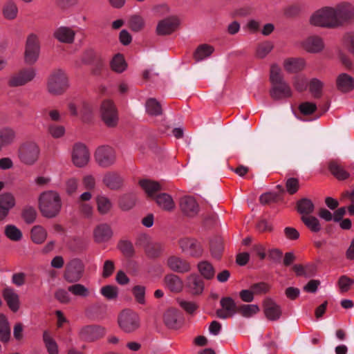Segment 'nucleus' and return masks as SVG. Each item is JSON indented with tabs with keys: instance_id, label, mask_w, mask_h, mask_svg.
<instances>
[{
	"instance_id": "nucleus-19",
	"label": "nucleus",
	"mask_w": 354,
	"mask_h": 354,
	"mask_svg": "<svg viewBox=\"0 0 354 354\" xmlns=\"http://www.w3.org/2000/svg\"><path fill=\"white\" fill-rule=\"evenodd\" d=\"M337 27L345 21L354 18V7L349 3H342L334 8Z\"/></svg>"
},
{
	"instance_id": "nucleus-60",
	"label": "nucleus",
	"mask_w": 354,
	"mask_h": 354,
	"mask_svg": "<svg viewBox=\"0 0 354 354\" xmlns=\"http://www.w3.org/2000/svg\"><path fill=\"white\" fill-rule=\"evenodd\" d=\"M78 210L86 218H90L93 213V207L91 203H76Z\"/></svg>"
},
{
	"instance_id": "nucleus-33",
	"label": "nucleus",
	"mask_w": 354,
	"mask_h": 354,
	"mask_svg": "<svg viewBox=\"0 0 354 354\" xmlns=\"http://www.w3.org/2000/svg\"><path fill=\"white\" fill-rule=\"evenodd\" d=\"M95 201L97 211L100 214L105 215L111 212L113 203L107 196L103 194L97 195Z\"/></svg>"
},
{
	"instance_id": "nucleus-49",
	"label": "nucleus",
	"mask_w": 354,
	"mask_h": 354,
	"mask_svg": "<svg viewBox=\"0 0 354 354\" xmlns=\"http://www.w3.org/2000/svg\"><path fill=\"white\" fill-rule=\"evenodd\" d=\"M5 234L13 241H19L22 238L21 231L14 225H8L5 227Z\"/></svg>"
},
{
	"instance_id": "nucleus-37",
	"label": "nucleus",
	"mask_w": 354,
	"mask_h": 354,
	"mask_svg": "<svg viewBox=\"0 0 354 354\" xmlns=\"http://www.w3.org/2000/svg\"><path fill=\"white\" fill-rule=\"evenodd\" d=\"M297 209L301 216H308L314 212L315 205L311 200L304 198L297 203Z\"/></svg>"
},
{
	"instance_id": "nucleus-54",
	"label": "nucleus",
	"mask_w": 354,
	"mask_h": 354,
	"mask_svg": "<svg viewBox=\"0 0 354 354\" xmlns=\"http://www.w3.org/2000/svg\"><path fill=\"white\" fill-rule=\"evenodd\" d=\"M129 27L134 32L140 31L145 26L143 18L140 15H133L129 20Z\"/></svg>"
},
{
	"instance_id": "nucleus-8",
	"label": "nucleus",
	"mask_w": 354,
	"mask_h": 354,
	"mask_svg": "<svg viewBox=\"0 0 354 354\" xmlns=\"http://www.w3.org/2000/svg\"><path fill=\"white\" fill-rule=\"evenodd\" d=\"M40 44L37 35L30 34L26 41L24 51V61L28 64H35L39 56Z\"/></svg>"
},
{
	"instance_id": "nucleus-6",
	"label": "nucleus",
	"mask_w": 354,
	"mask_h": 354,
	"mask_svg": "<svg viewBox=\"0 0 354 354\" xmlns=\"http://www.w3.org/2000/svg\"><path fill=\"white\" fill-rule=\"evenodd\" d=\"M40 149L38 145L33 141L22 143L18 150V158L26 165H32L39 159Z\"/></svg>"
},
{
	"instance_id": "nucleus-11",
	"label": "nucleus",
	"mask_w": 354,
	"mask_h": 354,
	"mask_svg": "<svg viewBox=\"0 0 354 354\" xmlns=\"http://www.w3.org/2000/svg\"><path fill=\"white\" fill-rule=\"evenodd\" d=\"M178 245L181 252L193 257H199L203 254L200 243L194 239L183 237L178 240Z\"/></svg>"
},
{
	"instance_id": "nucleus-64",
	"label": "nucleus",
	"mask_w": 354,
	"mask_h": 354,
	"mask_svg": "<svg viewBox=\"0 0 354 354\" xmlns=\"http://www.w3.org/2000/svg\"><path fill=\"white\" fill-rule=\"evenodd\" d=\"M299 109L301 113L308 115L313 113L316 111L317 106L313 102H306L299 105Z\"/></svg>"
},
{
	"instance_id": "nucleus-16",
	"label": "nucleus",
	"mask_w": 354,
	"mask_h": 354,
	"mask_svg": "<svg viewBox=\"0 0 354 354\" xmlns=\"http://www.w3.org/2000/svg\"><path fill=\"white\" fill-rule=\"evenodd\" d=\"M180 24L176 16H170L160 20L156 26V33L158 35H167L174 32Z\"/></svg>"
},
{
	"instance_id": "nucleus-56",
	"label": "nucleus",
	"mask_w": 354,
	"mask_h": 354,
	"mask_svg": "<svg viewBox=\"0 0 354 354\" xmlns=\"http://www.w3.org/2000/svg\"><path fill=\"white\" fill-rule=\"evenodd\" d=\"M65 128L62 125L52 124L48 127V133L53 138H60L65 134Z\"/></svg>"
},
{
	"instance_id": "nucleus-3",
	"label": "nucleus",
	"mask_w": 354,
	"mask_h": 354,
	"mask_svg": "<svg viewBox=\"0 0 354 354\" xmlns=\"http://www.w3.org/2000/svg\"><path fill=\"white\" fill-rule=\"evenodd\" d=\"M310 24L315 26L323 28H336L337 21L335 15L333 7H324L313 13L310 18Z\"/></svg>"
},
{
	"instance_id": "nucleus-47",
	"label": "nucleus",
	"mask_w": 354,
	"mask_h": 354,
	"mask_svg": "<svg viewBox=\"0 0 354 354\" xmlns=\"http://www.w3.org/2000/svg\"><path fill=\"white\" fill-rule=\"evenodd\" d=\"M301 219L310 231L318 232L321 230L322 227L320 223L316 217L312 216H301Z\"/></svg>"
},
{
	"instance_id": "nucleus-1",
	"label": "nucleus",
	"mask_w": 354,
	"mask_h": 354,
	"mask_svg": "<svg viewBox=\"0 0 354 354\" xmlns=\"http://www.w3.org/2000/svg\"><path fill=\"white\" fill-rule=\"evenodd\" d=\"M270 80L272 84L270 95L273 100H280L292 97V89L284 80L281 69L277 64H272L270 67Z\"/></svg>"
},
{
	"instance_id": "nucleus-24",
	"label": "nucleus",
	"mask_w": 354,
	"mask_h": 354,
	"mask_svg": "<svg viewBox=\"0 0 354 354\" xmlns=\"http://www.w3.org/2000/svg\"><path fill=\"white\" fill-rule=\"evenodd\" d=\"M180 206L181 210L188 216H194L199 211L198 205L192 196H185L181 198Z\"/></svg>"
},
{
	"instance_id": "nucleus-44",
	"label": "nucleus",
	"mask_w": 354,
	"mask_h": 354,
	"mask_svg": "<svg viewBox=\"0 0 354 354\" xmlns=\"http://www.w3.org/2000/svg\"><path fill=\"white\" fill-rule=\"evenodd\" d=\"M259 310V307L257 304H242L237 308V313L246 318L254 316Z\"/></svg>"
},
{
	"instance_id": "nucleus-29",
	"label": "nucleus",
	"mask_w": 354,
	"mask_h": 354,
	"mask_svg": "<svg viewBox=\"0 0 354 354\" xmlns=\"http://www.w3.org/2000/svg\"><path fill=\"white\" fill-rule=\"evenodd\" d=\"M53 35L60 42L71 44L74 41L75 32L71 28L61 26L55 30Z\"/></svg>"
},
{
	"instance_id": "nucleus-30",
	"label": "nucleus",
	"mask_w": 354,
	"mask_h": 354,
	"mask_svg": "<svg viewBox=\"0 0 354 354\" xmlns=\"http://www.w3.org/2000/svg\"><path fill=\"white\" fill-rule=\"evenodd\" d=\"M16 140L15 131L10 127L0 129V153L4 147L11 145Z\"/></svg>"
},
{
	"instance_id": "nucleus-2",
	"label": "nucleus",
	"mask_w": 354,
	"mask_h": 354,
	"mask_svg": "<svg viewBox=\"0 0 354 354\" xmlns=\"http://www.w3.org/2000/svg\"><path fill=\"white\" fill-rule=\"evenodd\" d=\"M39 209L46 218H54L61 211L62 203L59 193L53 190H48L40 194L39 198Z\"/></svg>"
},
{
	"instance_id": "nucleus-12",
	"label": "nucleus",
	"mask_w": 354,
	"mask_h": 354,
	"mask_svg": "<svg viewBox=\"0 0 354 354\" xmlns=\"http://www.w3.org/2000/svg\"><path fill=\"white\" fill-rule=\"evenodd\" d=\"M72 162L77 167L86 166L90 160V153L85 145L76 143L73 145L71 153Z\"/></svg>"
},
{
	"instance_id": "nucleus-18",
	"label": "nucleus",
	"mask_w": 354,
	"mask_h": 354,
	"mask_svg": "<svg viewBox=\"0 0 354 354\" xmlns=\"http://www.w3.org/2000/svg\"><path fill=\"white\" fill-rule=\"evenodd\" d=\"M36 75L34 68H26L12 75L9 80V85L11 86H23L32 81Z\"/></svg>"
},
{
	"instance_id": "nucleus-48",
	"label": "nucleus",
	"mask_w": 354,
	"mask_h": 354,
	"mask_svg": "<svg viewBox=\"0 0 354 354\" xmlns=\"http://www.w3.org/2000/svg\"><path fill=\"white\" fill-rule=\"evenodd\" d=\"M16 205V199L14 195L10 192L0 194V205L4 207L10 212Z\"/></svg>"
},
{
	"instance_id": "nucleus-51",
	"label": "nucleus",
	"mask_w": 354,
	"mask_h": 354,
	"mask_svg": "<svg viewBox=\"0 0 354 354\" xmlns=\"http://www.w3.org/2000/svg\"><path fill=\"white\" fill-rule=\"evenodd\" d=\"M146 111L151 115H159L162 114L160 104L153 98L149 99L146 102Z\"/></svg>"
},
{
	"instance_id": "nucleus-28",
	"label": "nucleus",
	"mask_w": 354,
	"mask_h": 354,
	"mask_svg": "<svg viewBox=\"0 0 354 354\" xmlns=\"http://www.w3.org/2000/svg\"><path fill=\"white\" fill-rule=\"evenodd\" d=\"M96 63L98 66H102L104 65V59L93 50H88L82 55L81 57V63L75 62V65L76 67H80L81 64H93Z\"/></svg>"
},
{
	"instance_id": "nucleus-38",
	"label": "nucleus",
	"mask_w": 354,
	"mask_h": 354,
	"mask_svg": "<svg viewBox=\"0 0 354 354\" xmlns=\"http://www.w3.org/2000/svg\"><path fill=\"white\" fill-rule=\"evenodd\" d=\"M328 169L330 173L338 180H342L349 177V174L337 161L330 162Z\"/></svg>"
},
{
	"instance_id": "nucleus-57",
	"label": "nucleus",
	"mask_w": 354,
	"mask_h": 354,
	"mask_svg": "<svg viewBox=\"0 0 354 354\" xmlns=\"http://www.w3.org/2000/svg\"><path fill=\"white\" fill-rule=\"evenodd\" d=\"M132 293L136 301L140 304H145V287L143 286H135L132 288Z\"/></svg>"
},
{
	"instance_id": "nucleus-45",
	"label": "nucleus",
	"mask_w": 354,
	"mask_h": 354,
	"mask_svg": "<svg viewBox=\"0 0 354 354\" xmlns=\"http://www.w3.org/2000/svg\"><path fill=\"white\" fill-rule=\"evenodd\" d=\"M43 341L49 354H58V346L48 331L44 332Z\"/></svg>"
},
{
	"instance_id": "nucleus-10",
	"label": "nucleus",
	"mask_w": 354,
	"mask_h": 354,
	"mask_svg": "<svg viewBox=\"0 0 354 354\" xmlns=\"http://www.w3.org/2000/svg\"><path fill=\"white\" fill-rule=\"evenodd\" d=\"M84 270L82 262L79 259H73L66 266L64 278L69 283L77 282L82 278Z\"/></svg>"
},
{
	"instance_id": "nucleus-7",
	"label": "nucleus",
	"mask_w": 354,
	"mask_h": 354,
	"mask_svg": "<svg viewBox=\"0 0 354 354\" xmlns=\"http://www.w3.org/2000/svg\"><path fill=\"white\" fill-rule=\"evenodd\" d=\"M68 109L72 116L80 117L84 122H88L93 115V106L83 99H75L70 102Z\"/></svg>"
},
{
	"instance_id": "nucleus-14",
	"label": "nucleus",
	"mask_w": 354,
	"mask_h": 354,
	"mask_svg": "<svg viewBox=\"0 0 354 354\" xmlns=\"http://www.w3.org/2000/svg\"><path fill=\"white\" fill-rule=\"evenodd\" d=\"M299 46L309 53H319L325 48L324 39L318 35H310L299 43Z\"/></svg>"
},
{
	"instance_id": "nucleus-13",
	"label": "nucleus",
	"mask_w": 354,
	"mask_h": 354,
	"mask_svg": "<svg viewBox=\"0 0 354 354\" xmlns=\"http://www.w3.org/2000/svg\"><path fill=\"white\" fill-rule=\"evenodd\" d=\"M96 162L102 167H109L113 165L116 159L115 150L109 146H101L95 153Z\"/></svg>"
},
{
	"instance_id": "nucleus-27",
	"label": "nucleus",
	"mask_w": 354,
	"mask_h": 354,
	"mask_svg": "<svg viewBox=\"0 0 354 354\" xmlns=\"http://www.w3.org/2000/svg\"><path fill=\"white\" fill-rule=\"evenodd\" d=\"M284 69L290 73H296L302 71L306 66V61L301 57H290L283 61Z\"/></svg>"
},
{
	"instance_id": "nucleus-35",
	"label": "nucleus",
	"mask_w": 354,
	"mask_h": 354,
	"mask_svg": "<svg viewBox=\"0 0 354 354\" xmlns=\"http://www.w3.org/2000/svg\"><path fill=\"white\" fill-rule=\"evenodd\" d=\"M104 185L111 189L120 188L122 185V179L116 173L109 172L103 178Z\"/></svg>"
},
{
	"instance_id": "nucleus-52",
	"label": "nucleus",
	"mask_w": 354,
	"mask_h": 354,
	"mask_svg": "<svg viewBox=\"0 0 354 354\" xmlns=\"http://www.w3.org/2000/svg\"><path fill=\"white\" fill-rule=\"evenodd\" d=\"M273 47V44L269 41L259 44L256 49V56L258 58H264L272 51Z\"/></svg>"
},
{
	"instance_id": "nucleus-46",
	"label": "nucleus",
	"mask_w": 354,
	"mask_h": 354,
	"mask_svg": "<svg viewBox=\"0 0 354 354\" xmlns=\"http://www.w3.org/2000/svg\"><path fill=\"white\" fill-rule=\"evenodd\" d=\"M213 51L214 48L212 46L207 44H202L196 48L194 56L195 59L198 62L210 56Z\"/></svg>"
},
{
	"instance_id": "nucleus-39",
	"label": "nucleus",
	"mask_w": 354,
	"mask_h": 354,
	"mask_svg": "<svg viewBox=\"0 0 354 354\" xmlns=\"http://www.w3.org/2000/svg\"><path fill=\"white\" fill-rule=\"evenodd\" d=\"M10 338V328L7 317L0 313V341L7 342Z\"/></svg>"
},
{
	"instance_id": "nucleus-42",
	"label": "nucleus",
	"mask_w": 354,
	"mask_h": 354,
	"mask_svg": "<svg viewBox=\"0 0 354 354\" xmlns=\"http://www.w3.org/2000/svg\"><path fill=\"white\" fill-rule=\"evenodd\" d=\"M178 313L175 309H168L164 314L163 319L167 326L175 328L178 326Z\"/></svg>"
},
{
	"instance_id": "nucleus-61",
	"label": "nucleus",
	"mask_w": 354,
	"mask_h": 354,
	"mask_svg": "<svg viewBox=\"0 0 354 354\" xmlns=\"http://www.w3.org/2000/svg\"><path fill=\"white\" fill-rule=\"evenodd\" d=\"M251 288L254 295H263L268 292L270 286L266 282H259L252 285Z\"/></svg>"
},
{
	"instance_id": "nucleus-4",
	"label": "nucleus",
	"mask_w": 354,
	"mask_h": 354,
	"mask_svg": "<svg viewBox=\"0 0 354 354\" xmlns=\"http://www.w3.org/2000/svg\"><path fill=\"white\" fill-rule=\"evenodd\" d=\"M69 87L68 78L66 73L57 69L49 76L47 83L48 93L54 95L63 94Z\"/></svg>"
},
{
	"instance_id": "nucleus-15",
	"label": "nucleus",
	"mask_w": 354,
	"mask_h": 354,
	"mask_svg": "<svg viewBox=\"0 0 354 354\" xmlns=\"http://www.w3.org/2000/svg\"><path fill=\"white\" fill-rule=\"evenodd\" d=\"M105 333V328L97 325L84 326L79 331L80 338L88 342H93L98 339L102 337Z\"/></svg>"
},
{
	"instance_id": "nucleus-26",
	"label": "nucleus",
	"mask_w": 354,
	"mask_h": 354,
	"mask_svg": "<svg viewBox=\"0 0 354 354\" xmlns=\"http://www.w3.org/2000/svg\"><path fill=\"white\" fill-rule=\"evenodd\" d=\"M186 287L192 295H201L204 290V283L198 274H192L187 278Z\"/></svg>"
},
{
	"instance_id": "nucleus-32",
	"label": "nucleus",
	"mask_w": 354,
	"mask_h": 354,
	"mask_svg": "<svg viewBox=\"0 0 354 354\" xmlns=\"http://www.w3.org/2000/svg\"><path fill=\"white\" fill-rule=\"evenodd\" d=\"M140 185L150 198H154L157 192L162 190L161 185L150 180H142L140 181Z\"/></svg>"
},
{
	"instance_id": "nucleus-17",
	"label": "nucleus",
	"mask_w": 354,
	"mask_h": 354,
	"mask_svg": "<svg viewBox=\"0 0 354 354\" xmlns=\"http://www.w3.org/2000/svg\"><path fill=\"white\" fill-rule=\"evenodd\" d=\"M221 309L216 312V316L223 319L233 317L237 312L236 305L231 297H223L220 301Z\"/></svg>"
},
{
	"instance_id": "nucleus-41",
	"label": "nucleus",
	"mask_w": 354,
	"mask_h": 354,
	"mask_svg": "<svg viewBox=\"0 0 354 354\" xmlns=\"http://www.w3.org/2000/svg\"><path fill=\"white\" fill-rule=\"evenodd\" d=\"M110 66L112 71L118 73L124 72L127 67L126 61L121 54H117L113 57Z\"/></svg>"
},
{
	"instance_id": "nucleus-53",
	"label": "nucleus",
	"mask_w": 354,
	"mask_h": 354,
	"mask_svg": "<svg viewBox=\"0 0 354 354\" xmlns=\"http://www.w3.org/2000/svg\"><path fill=\"white\" fill-rule=\"evenodd\" d=\"M68 291L75 296L86 297L89 295L88 289L84 285L76 283L68 286Z\"/></svg>"
},
{
	"instance_id": "nucleus-31",
	"label": "nucleus",
	"mask_w": 354,
	"mask_h": 354,
	"mask_svg": "<svg viewBox=\"0 0 354 354\" xmlns=\"http://www.w3.org/2000/svg\"><path fill=\"white\" fill-rule=\"evenodd\" d=\"M155 201L157 205L165 211H171L175 207V203L171 197L168 194L161 193L157 194L155 197Z\"/></svg>"
},
{
	"instance_id": "nucleus-55",
	"label": "nucleus",
	"mask_w": 354,
	"mask_h": 354,
	"mask_svg": "<svg viewBox=\"0 0 354 354\" xmlns=\"http://www.w3.org/2000/svg\"><path fill=\"white\" fill-rule=\"evenodd\" d=\"M100 293L107 299H115L118 295V289L114 286H105L100 289Z\"/></svg>"
},
{
	"instance_id": "nucleus-23",
	"label": "nucleus",
	"mask_w": 354,
	"mask_h": 354,
	"mask_svg": "<svg viewBox=\"0 0 354 354\" xmlns=\"http://www.w3.org/2000/svg\"><path fill=\"white\" fill-rule=\"evenodd\" d=\"M3 297L12 312L18 311L20 306L19 297L14 288L11 287L5 288L3 290Z\"/></svg>"
},
{
	"instance_id": "nucleus-21",
	"label": "nucleus",
	"mask_w": 354,
	"mask_h": 354,
	"mask_svg": "<svg viewBox=\"0 0 354 354\" xmlns=\"http://www.w3.org/2000/svg\"><path fill=\"white\" fill-rule=\"evenodd\" d=\"M167 266L174 272L178 273L187 272L191 270L189 262L178 256H170L167 259Z\"/></svg>"
},
{
	"instance_id": "nucleus-43",
	"label": "nucleus",
	"mask_w": 354,
	"mask_h": 354,
	"mask_svg": "<svg viewBox=\"0 0 354 354\" xmlns=\"http://www.w3.org/2000/svg\"><path fill=\"white\" fill-rule=\"evenodd\" d=\"M198 270L201 274L206 279H211L215 275L213 266L208 261H201L198 264Z\"/></svg>"
},
{
	"instance_id": "nucleus-22",
	"label": "nucleus",
	"mask_w": 354,
	"mask_h": 354,
	"mask_svg": "<svg viewBox=\"0 0 354 354\" xmlns=\"http://www.w3.org/2000/svg\"><path fill=\"white\" fill-rule=\"evenodd\" d=\"M336 87L340 93H350L354 90V78L346 73H340L336 78Z\"/></svg>"
},
{
	"instance_id": "nucleus-36",
	"label": "nucleus",
	"mask_w": 354,
	"mask_h": 354,
	"mask_svg": "<svg viewBox=\"0 0 354 354\" xmlns=\"http://www.w3.org/2000/svg\"><path fill=\"white\" fill-rule=\"evenodd\" d=\"M18 7L17 3L12 0L7 1L2 8L3 17L8 20H13L17 18L18 15Z\"/></svg>"
},
{
	"instance_id": "nucleus-9",
	"label": "nucleus",
	"mask_w": 354,
	"mask_h": 354,
	"mask_svg": "<svg viewBox=\"0 0 354 354\" xmlns=\"http://www.w3.org/2000/svg\"><path fill=\"white\" fill-rule=\"evenodd\" d=\"M102 121L109 127H114L118 122V114L113 102L109 100L102 102L100 106Z\"/></svg>"
},
{
	"instance_id": "nucleus-62",
	"label": "nucleus",
	"mask_w": 354,
	"mask_h": 354,
	"mask_svg": "<svg viewBox=\"0 0 354 354\" xmlns=\"http://www.w3.org/2000/svg\"><path fill=\"white\" fill-rule=\"evenodd\" d=\"M11 282L17 287H21L26 283V274L24 272H15L12 275Z\"/></svg>"
},
{
	"instance_id": "nucleus-58",
	"label": "nucleus",
	"mask_w": 354,
	"mask_h": 354,
	"mask_svg": "<svg viewBox=\"0 0 354 354\" xmlns=\"http://www.w3.org/2000/svg\"><path fill=\"white\" fill-rule=\"evenodd\" d=\"M353 283L354 281L346 275L341 276L338 280V286L341 292H348Z\"/></svg>"
},
{
	"instance_id": "nucleus-50",
	"label": "nucleus",
	"mask_w": 354,
	"mask_h": 354,
	"mask_svg": "<svg viewBox=\"0 0 354 354\" xmlns=\"http://www.w3.org/2000/svg\"><path fill=\"white\" fill-rule=\"evenodd\" d=\"M324 83L317 78L312 79L309 82V90L315 97H320Z\"/></svg>"
},
{
	"instance_id": "nucleus-63",
	"label": "nucleus",
	"mask_w": 354,
	"mask_h": 354,
	"mask_svg": "<svg viewBox=\"0 0 354 354\" xmlns=\"http://www.w3.org/2000/svg\"><path fill=\"white\" fill-rule=\"evenodd\" d=\"M299 187V180L296 178H290L286 180V188L290 194H295Z\"/></svg>"
},
{
	"instance_id": "nucleus-5",
	"label": "nucleus",
	"mask_w": 354,
	"mask_h": 354,
	"mask_svg": "<svg viewBox=\"0 0 354 354\" xmlns=\"http://www.w3.org/2000/svg\"><path fill=\"white\" fill-rule=\"evenodd\" d=\"M120 328L126 333H131L140 328V319L138 314L131 309L123 310L118 315Z\"/></svg>"
},
{
	"instance_id": "nucleus-40",
	"label": "nucleus",
	"mask_w": 354,
	"mask_h": 354,
	"mask_svg": "<svg viewBox=\"0 0 354 354\" xmlns=\"http://www.w3.org/2000/svg\"><path fill=\"white\" fill-rule=\"evenodd\" d=\"M30 236L35 243L41 244L46 239L47 232L41 225H35L31 230Z\"/></svg>"
},
{
	"instance_id": "nucleus-20",
	"label": "nucleus",
	"mask_w": 354,
	"mask_h": 354,
	"mask_svg": "<svg viewBox=\"0 0 354 354\" xmlns=\"http://www.w3.org/2000/svg\"><path fill=\"white\" fill-rule=\"evenodd\" d=\"M264 314L270 321L279 319L281 315V308L273 299L266 298L263 301Z\"/></svg>"
},
{
	"instance_id": "nucleus-25",
	"label": "nucleus",
	"mask_w": 354,
	"mask_h": 354,
	"mask_svg": "<svg viewBox=\"0 0 354 354\" xmlns=\"http://www.w3.org/2000/svg\"><path fill=\"white\" fill-rule=\"evenodd\" d=\"M112 235V230L106 223L97 225L93 230V238L97 243L106 242L111 238Z\"/></svg>"
},
{
	"instance_id": "nucleus-34",
	"label": "nucleus",
	"mask_w": 354,
	"mask_h": 354,
	"mask_svg": "<svg viewBox=\"0 0 354 354\" xmlns=\"http://www.w3.org/2000/svg\"><path fill=\"white\" fill-rule=\"evenodd\" d=\"M165 283L166 286L174 292H179L183 288V282L177 275L171 274L165 277Z\"/></svg>"
},
{
	"instance_id": "nucleus-59",
	"label": "nucleus",
	"mask_w": 354,
	"mask_h": 354,
	"mask_svg": "<svg viewBox=\"0 0 354 354\" xmlns=\"http://www.w3.org/2000/svg\"><path fill=\"white\" fill-rule=\"evenodd\" d=\"M22 217L26 223H32L37 217L36 209L32 207H27L22 212Z\"/></svg>"
}]
</instances>
